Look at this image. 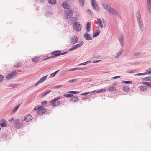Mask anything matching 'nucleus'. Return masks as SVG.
<instances>
[{
	"label": "nucleus",
	"mask_w": 151,
	"mask_h": 151,
	"mask_svg": "<svg viewBox=\"0 0 151 151\" xmlns=\"http://www.w3.org/2000/svg\"><path fill=\"white\" fill-rule=\"evenodd\" d=\"M61 51H56L54 52H52V55H54V56L53 57L51 56V57H48L47 58L43 59V60L44 61L47 59H49L50 58H51L53 57H54L55 56H58L60 55H63L66 54L65 52H64V53H61Z\"/></svg>",
	"instance_id": "obj_1"
},
{
	"label": "nucleus",
	"mask_w": 151,
	"mask_h": 151,
	"mask_svg": "<svg viewBox=\"0 0 151 151\" xmlns=\"http://www.w3.org/2000/svg\"><path fill=\"white\" fill-rule=\"evenodd\" d=\"M73 28L76 31H79L81 29L82 25L79 22H75L73 24Z\"/></svg>",
	"instance_id": "obj_2"
},
{
	"label": "nucleus",
	"mask_w": 151,
	"mask_h": 151,
	"mask_svg": "<svg viewBox=\"0 0 151 151\" xmlns=\"http://www.w3.org/2000/svg\"><path fill=\"white\" fill-rule=\"evenodd\" d=\"M147 86H150V84L147 82H143L139 88L142 91H145L147 90Z\"/></svg>",
	"instance_id": "obj_3"
},
{
	"label": "nucleus",
	"mask_w": 151,
	"mask_h": 151,
	"mask_svg": "<svg viewBox=\"0 0 151 151\" xmlns=\"http://www.w3.org/2000/svg\"><path fill=\"white\" fill-rule=\"evenodd\" d=\"M17 72L16 71L12 72L10 73L5 78L6 80H9L12 78L13 77L15 76L17 74Z\"/></svg>",
	"instance_id": "obj_4"
},
{
	"label": "nucleus",
	"mask_w": 151,
	"mask_h": 151,
	"mask_svg": "<svg viewBox=\"0 0 151 151\" xmlns=\"http://www.w3.org/2000/svg\"><path fill=\"white\" fill-rule=\"evenodd\" d=\"M137 20L138 22V24L141 28H142L143 27V24L142 20L141 18L140 14L139 12H137Z\"/></svg>",
	"instance_id": "obj_5"
},
{
	"label": "nucleus",
	"mask_w": 151,
	"mask_h": 151,
	"mask_svg": "<svg viewBox=\"0 0 151 151\" xmlns=\"http://www.w3.org/2000/svg\"><path fill=\"white\" fill-rule=\"evenodd\" d=\"M47 75L42 77L35 84V86H36L39 84L44 82L47 79Z\"/></svg>",
	"instance_id": "obj_6"
},
{
	"label": "nucleus",
	"mask_w": 151,
	"mask_h": 151,
	"mask_svg": "<svg viewBox=\"0 0 151 151\" xmlns=\"http://www.w3.org/2000/svg\"><path fill=\"white\" fill-rule=\"evenodd\" d=\"M91 3L95 10H98L99 7L96 4V2L95 0H91Z\"/></svg>",
	"instance_id": "obj_7"
},
{
	"label": "nucleus",
	"mask_w": 151,
	"mask_h": 151,
	"mask_svg": "<svg viewBox=\"0 0 151 151\" xmlns=\"http://www.w3.org/2000/svg\"><path fill=\"white\" fill-rule=\"evenodd\" d=\"M83 41H81L80 43L76 45H75V46H74L73 47L71 48L70 50V51H72V50H75L77 48H78L79 47H81L83 45Z\"/></svg>",
	"instance_id": "obj_8"
},
{
	"label": "nucleus",
	"mask_w": 151,
	"mask_h": 151,
	"mask_svg": "<svg viewBox=\"0 0 151 151\" xmlns=\"http://www.w3.org/2000/svg\"><path fill=\"white\" fill-rule=\"evenodd\" d=\"M50 102L51 103L52 106H53L58 105L60 104V102L59 101H57L55 99L51 100Z\"/></svg>",
	"instance_id": "obj_9"
},
{
	"label": "nucleus",
	"mask_w": 151,
	"mask_h": 151,
	"mask_svg": "<svg viewBox=\"0 0 151 151\" xmlns=\"http://www.w3.org/2000/svg\"><path fill=\"white\" fill-rule=\"evenodd\" d=\"M33 117L31 115L28 114L25 115L24 117V120L26 122H28L31 120Z\"/></svg>",
	"instance_id": "obj_10"
},
{
	"label": "nucleus",
	"mask_w": 151,
	"mask_h": 151,
	"mask_svg": "<svg viewBox=\"0 0 151 151\" xmlns=\"http://www.w3.org/2000/svg\"><path fill=\"white\" fill-rule=\"evenodd\" d=\"M108 11L110 14H117V12L115 11V10L113 8H111L110 7V8L109 9Z\"/></svg>",
	"instance_id": "obj_11"
},
{
	"label": "nucleus",
	"mask_w": 151,
	"mask_h": 151,
	"mask_svg": "<svg viewBox=\"0 0 151 151\" xmlns=\"http://www.w3.org/2000/svg\"><path fill=\"white\" fill-rule=\"evenodd\" d=\"M101 4L104 8L107 11L110 8V6L105 2H102L101 3Z\"/></svg>",
	"instance_id": "obj_12"
},
{
	"label": "nucleus",
	"mask_w": 151,
	"mask_h": 151,
	"mask_svg": "<svg viewBox=\"0 0 151 151\" xmlns=\"http://www.w3.org/2000/svg\"><path fill=\"white\" fill-rule=\"evenodd\" d=\"M46 111V110L45 108L41 107L38 110L37 113L39 114H42L44 113Z\"/></svg>",
	"instance_id": "obj_13"
},
{
	"label": "nucleus",
	"mask_w": 151,
	"mask_h": 151,
	"mask_svg": "<svg viewBox=\"0 0 151 151\" xmlns=\"http://www.w3.org/2000/svg\"><path fill=\"white\" fill-rule=\"evenodd\" d=\"M78 41V38L77 37L74 36L72 38L71 43L73 44L76 43Z\"/></svg>",
	"instance_id": "obj_14"
},
{
	"label": "nucleus",
	"mask_w": 151,
	"mask_h": 151,
	"mask_svg": "<svg viewBox=\"0 0 151 151\" xmlns=\"http://www.w3.org/2000/svg\"><path fill=\"white\" fill-rule=\"evenodd\" d=\"M63 7L66 9H69L70 8V5L66 2H64L62 4Z\"/></svg>",
	"instance_id": "obj_15"
},
{
	"label": "nucleus",
	"mask_w": 151,
	"mask_h": 151,
	"mask_svg": "<svg viewBox=\"0 0 151 151\" xmlns=\"http://www.w3.org/2000/svg\"><path fill=\"white\" fill-rule=\"evenodd\" d=\"M6 121L4 119L1 121L0 123V125L2 127H5L6 126Z\"/></svg>",
	"instance_id": "obj_16"
},
{
	"label": "nucleus",
	"mask_w": 151,
	"mask_h": 151,
	"mask_svg": "<svg viewBox=\"0 0 151 151\" xmlns=\"http://www.w3.org/2000/svg\"><path fill=\"white\" fill-rule=\"evenodd\" d=\"M84 38L87 40H92V38L90 37V35L87 33H85L84 35Z\"/></svg>",
	"instance_id": "obj_17"
},
{
	"label": "nucleus",
	"mask_w": 151,
	"mask_h": 151,
	"mask_svg": "<svg viewBox=\"0 0 151 151\" xmlns=\"http://www.w3.org/2000/svg\"><path fill=\"white\" fill-rule=\"evenodd\" d=\"M40 59L39 57H35L32 59V61L33 62H37L40 60Z\"/></svg>",
	"instance_id": "obj_18"
},
{
	"label": "nucleus",
	"mask_w": 151,
	"mask_h": 151,
	"mask_svg": "<svg viewBox=\"0 0 151 151\" xmlns=\"http://www.w3.org/2000/svg\"><path fill=\"white\" fill-rule=\"evenodd\" d=\"M91 23L89 22H88L87 23L86 31L87 32H89L90 30L91 29Z\"/></svg>",
	"instance_id": "obj_19"
},
{
	"label": "nucleus",
	"mask_w": 151,
	"mask_h": 151,
	"mask_svg": "<svg viewBox=\"0 0 151 151\" xmlns=\"http://www.w3.org/2000/svg\"><path fill=\"white\" fill-rule=\"evenodd\" d=\"M78 98L76 96L72 97L70 99V101L72 102H77L78 101Z\"/></svg>",
	"instance_id": "obj_20"
},
{
	"label": "nucleus",
	"mask_w": 151,
	"mask_h": 151,
	"mask_svg": "<svg viewBox=\"0 0 151 151\" xmlns=\"http://www.w3.org/2000/svg\"><path fill=\"white\" fill-rule=\"evenodd\" d=\"M97 20H98V22L99 24V26L101 28H102L103 27V25L101 20L100 19H98Z\"/></svg>",
	"instance_id": "obj_21"
},
{
	"label": "nucleus",
	"mask_w": 151,
	"mask_h": 151,
	"mask_svg": "<svg viewBox=\"0 0 151 151\" xmlns=\"http://www.w3.org/2000/svg\"><path fill=\"white\" fill-rule=\"evenodd\" d=\"M73 9H71L66 12V14L68 15L69 14H72L73 13Z\"/></svg>",
	"instance_id": "obj_22"
},
{
	"label": "nucleus",
	"mask_w": 151,
	"mask_h": 151,
	"mask_svg": "<svg viewBox=\"0 0 151 151\" xmlns=\"http://www.w3.org/2000/svg\"><path fill=\"white\" fill-rule=\"evenodd\" d=\"M147 9L149 13L151 14V3H147Z\"/></svg>",
	"instance_id": "obj_23"
},
{
	"label": "nucleus",
	"mask_w": 151,
	"mask_h": 151,
	"mask_svg": "<svg viewBox=\"0 0 151 151\" xmlns=\"http://www.w3.org/2000/svg\"><path fill=\"white\" fill-rule=\"evenodd\" d=\"M100 33V32L97 30L96 31L94 32L93 34V37H94L98 35Z\"/></svg>",
	"instance_id": "obj_24"
},
{
	"label": "nucleus",
	"mask_w": 151,
	"mask_h": 151,
	"mask_svg": "<svg viewBox=\"0 0 151 151\" xmlns=\"http://www.w3.org/2000/svg\"><path fill=\"white\" fill-rule=\"evenodd\" d=\"M123 37L121 36L119 37V41L122 46H123Z\"/></svg>",
	"instance_id": "obj_25"
},
{
	"label": "nucleus",
	"mask_w": 151,
	"mask_h": 151,
	"mask_svg": "<svg viewBox=\"0 0 151 151\" xmlns=\"http://www.w3.org/2000/svg\"><path fill=\"white\" fill-rule=\"evenodd\" d=\"M48 1L50 4L52 5L55 4L56 2V0H48Z\"/></svg>",
	"instance_id": "obj_26"
},
{
	"label": "nucleus",
	"mask_w": 151,
	"mask_h": 151,
	"mask_svg": "<svg viewBox=\"0 0 151 151\" xmlns=\"http://www.w3.org/2000/svg\"><path fill=\"white\" fill-rule=\"evenodd\" d=\"M129 87L127 86H124L123 88V90L124 91H129Z\"/></svg>",
	"instance_id": "obj_27"
},
{
	"label": "nucleus",
	"mask_w": 151,
	"mask_h": 151,
	"mask_svg": "<svg viewBox=\"0 0 151 151\" xmlns=\"http://www.w3.org/2000/svg\"><path fill=\"white\" fill-rule=\"evenodd\" d=\"M59 71V70H58L54 73H51L50 76L52 77H54Z\"/></svg>",
	"instance_id": "obj_28"
},
{
	"label": "nucleus",
	"mask_w": 151,
	"mask_h": 151,
	"mask_svg": "<svg viewBox=\"0 0 151 151\" xmlns=\"http://www.w3.org/2000/svg\"><path fill=\"white\" fill-rule=\"evenodd\" d=\"M91 62V61L90 60H89V61L86 62H85L83 63H81V64L78 65L80 66V65H86V64L90 63Z\"/></svg>",
	"instance_id": "obj_29"
},
{
	"label": "nucleus",
	"mask_w": 151,
	"mask_h": 151,
	"mask_svg": "<svg viewBox=\"0 0 151 151\" xmlns=\"http://www.w3.org/2000/svg\"><path fill=\"white\" fill-rule=\"evenodd\" d=\"M78 1L80 3V5L81 6H83L84 5V0H78Z\"/></svg>",
	"instance_id": "obj_30"
},
{
	"label": "nucleus",
	"mask_w": 151,
	"mask_h": 151,
	"mask_svg": "<svg viewBox=\"0 0 151 151\" xmlns=\"http://www.w3.org/2000/svg\"><path fill=\"white\" fill-rule=\"evenodd\" d=\"M115 87L113 86H110L108 90L110 91H113L115 90Z\"/></svg>",
	"instance_id": "obj_31"
},
{
	"label": "nucleus",
	"mask_w": 151,
	"mask_h": 151,
	"mask_svg": "<svg viewBox=\"0 0 151 151\" xmlns=\"http://www.w3.org/2000/svg\"><path fill=\"white\" fill-rule=\"evenodd\" d=\"M143 79L146 81H149L151 80V77L148 76L143 78Z\"/></svg>",
	"instance_id": "obj_32"
},
{
	"label": "nucleus",
	"mask_w": 151,
	"mask_h": 151,
	"mask_svg": "<svg viewBox=\"0 0 151 151\" xmlns=\"http://www.w3.org/2000/svg\"><path fill=\"white\" fill-rule=\"evenodd\" d=\"M19 105H18L17 106L14 108V109L12 111L13 113L15 112L19 108Z\"/></svg>",
	"instance_id": "obj_33"
},
{
	"label": "nucleus",
	"mask_w": 151,
	"mask_h": 151,
	"mask_svg": "<svg viewBox=\"0 0 151 151\" xmlns=\"http://www.w3.org/2000/svg\"><path fill=\"white\" fill-rule=\"evenodd\" d=\"M42 106H37L35 107L34 108V110H39L40 108L41 107H42Z\"/></svg>",
	"instance_id": "obj_34"
},
{
	"label": "nucleus",
	"mask_w": 151,
	"mask_h": 151,
	"mask_svg": "<svg viewBox=\"0 0 151 151\" xmlns=\"http://www.w3.org/2000/svg\"><path fill=\"white\" fill-rule=\"evenodd\" d=\"M81 69V68H72V69H69L68 70H69V71H74V70H79Z\"/></svg>",
	"instance_id": "obj_35"
},
{
	"label": "nucleus",
	"mask_w": 151,
	"mask_h": 151,
	"mask_svg": "<svg viewBox=\"0 0 151 151\" xmlns=\"http://www.w3.org/2000/svg\"><path fill=\"white\" fill-rule=\"evenodd\" d=\"M147 72H146V71H145V73H139L138 74H135V76H140V75H145L147 74Z\"/></svg>",
	"instance_id": "obj_36"
},
{
	"label": "nucleus",
	"mask_w": 151,
	"mask_h": 151,
	"mask_svg": "<svg viewBox=\"0 0 151 151\" xmlns=\"http://www.w3.org/2000/svg\"><path fill=\"white\" fill-rule=\"evenodd\" d=\"M64 96L67 97H71L73 96V95L72 94H65Z\"/></svg>",
	"instance_id": "obj_37"
},
{
	"label": "nucleus",
	"mask_w": 151,
	"mask_h": 151,
	"mask_svg": "<svg viewBox=\"0 0 151 151\" xmlns=\"http://www.w3.org/2000/svg\"><path fill=\"white\" fill-rule=\"evenodd\" d=\"M122 50H120L119 52L117 54V55L115 56L117 58L118 57H119L120 55L122 53Z\"/></svg>",
	"instance_id": "obj_38"
},
{
	"label": "nucleus",
	"mask_w": 151,
	"mask_h": 151,
	"mask_svg": "<svg viewBox=\"0 0 151 151\" xmlns=\"http://www.w3.org/2000/svg\"><path fill=\"white\" fill-rule=\"evenodd\" d=\"M123 83H124L127 84H130L132 83V82L129 81H123Z\"/></svg>",
	"instance_id": "obj_39"
},
{
	"label": "nucleus",
	"mask_w": 151,
	"mask_h": 151,
	"mask_svg": "<svg viewBox=\"0 0 151 151\" xmlns=\"http://www.w3.org/2000/svg\"><path fill=\"white\" fill-rule=\"evenodd\" d=\"M77 79H74L72 80H70L68 81V82L70 83L72 82H74L77 81Z\"/></svg>",
	"instance_id": "obj_40"
},
{
	"label": "nucleus",
	"mask_w": 151,
	"mask_h": 151,
	"mask_svg": "<svg viewBox=\"0 0 151 151\" xmlns=\"http://www.w3.org/2000/svg\"><path fill=\"white\" fill-rule=\"evenodd\" d=\"M147 74H151V68L146 70Z\"/></svg>",
	"instance_id": "obj_41"
},
{
	"label": "nucleus",
	"mask_w": 151,
	"mask_h": 151,
	"mask_svg": "<svg viewBox=\"0 0 151 151\" xmlns=\"http://www.w3.org/2000/svg\"><path fill=\"white\" fill-rule=\"evenodd\" d=\"M106 90L105 89H100L98 90L97 92V93H101L102 92H103L104 91H105Z\"/></svg>",
	"instance_id": "obj_42"
},
{
	"label": "nucleus",
	"mask_w": 151,
	"mask_h": 151,
	"mask_svg": "<svg viewBox=\"0 0 151 151\" xmlns=\"http://www.w3.org/2000/svg\"><path fill=\"white\" fill-rule=\"evenodd\" d=\"M69 93H72L73 94H77L79 93L78 92V91H69L68 92Z\"/></svg>",
	"instance_id": "obj_43"
},
{
	"label": "nucleus",
	"mask_w": 151,
	"mask_h": 151,
	"mask_svg": "<svg viewBox=\"0 0 151 151\" xmlns=\"http://www.w3.org/2000/svg\"><path fill=\"white\" fill-rule=\"evenodd\" d=\"M41 104L42 105H44L47 103V102L46 101H44L41 102Z\"/></svg>",
	"instance_id": "obj_44"
},
{
	"label": "nucleus",
	"mask_w": 151,
	"mask_h": 151,
	"mask_svg": "<svg viewBox=\"0 0 151 151\" xmlns=\"http://www.w3.org/2000/svg\"><path fill=\"white\" fill-rule=\"evenodd\" d=\"M20 65H21V64H20V63H18L17 64L15 65H14V67H18L20 66Z\"/></svg>",
	"instance_id": "obj_45"
},
{
	"label": "nucleus",
	"mask_w": 151,
	"mask_h": 151,
	"mask_svg": "<svg viewBox=\"0 0 151 151\" xmlns=\"http://www.w3.org/2000/svg\"><path fill=\"white\" fill-rule=\"evenodd\" d=\"M19 122V119H17L15 120V124H17Z\"/></svg>",
	"instance_id": "obj_46"
},
{
	"label": "nucleus",
	"mask_w": 151,
	"mask_h": 151,
	"mask_svg": "<svg viewBox=\"0 0 151 151\" xmlns=\"http://www.w3.org/2000/svg\"><path fill=\"white\" fill-rule=\"evenodd\" d=\"M89 93V92H85L84 93H83L81 94V95H86L88 94Z\"/></svg>",
	"instance_id": "obj_47"
},
{
	"label": "nucleus",
	"mask_w": 151,
	"mask_h": 151,
	"mask_svg": "<svg viewBox=\"0 0 151 151\" xmlns=\"http://www.w3.org/2000/svg\"><path fill=\"white\" fill-rule=\"evenodd\" d=\"M50 91H47L46 92H45V93H44L43 94V96H45L46 95H47V94Z\"/></svg>",
	"instance_id": "obj_48"
},
{
	"label": "nucleus",
	"mask_w": 151,
	"mask_h": 151,
	"mask_svg": "<svg viewBox=\"0 0 151 151\" xmlns=\"http://www.w3.org/2000/svg\"><path fill=\"white\" fill-rule=\"evenodd\" d=\"M3 76L2 75H0V81H1L3 78Z\"/></svg>",
	"instance_id": "obj_49"
},
{
	"label": "nucleus",
	"mask_w": 151,
	"mask_h": 151,
	"mask_svg": "<svg viewBox=\"0 0 151 151\" xmlns=\"http://www.w3.org/2000/svg\"><path fill=\"white\" fill-rule=\"evenodd\" d=\"M60 98H61V96H60L58 97L57 98H56L55 99H55L57 101H58V100L60 99Z\"/></svg>",
	"instance_id": "obj_50"
},
{
	"label": "nucleus",
	"mask_w": 151,
	"mask_h": 151,
	"mask_svg": "<svg viewBox=\"0 0 151 151\" xmlns=\"http://www.w3.org/2000/svg\"><path fill=\"white\" fill-rule=\"evenodd\" d=\"M120 77V76H116L113 77V79H117L118 78H119Z\"/></svg>",
	"instance_id": "obj_51"
},
{
	"label": "nucleus",
	"mask_w": 151,
	"mask_h": 151,
	"mask_svg": "<svg viewBox=\"0 0 151 151\" xmlns=\"http://www.w3.org/2000/svg\"><path fill=\"white\" fill-rule=\"evenodd\" d=\"M62 86H63L62 85H57V86H55V87L56 88H59V87H61Z\"/></svg>",
	"instance_id": "obj_52"
},
{
	"label": "nucleus",
	"mask_w": 151,
	"mask_h": 151,
	"mask_svg": "<svg viewBox=\"0 0 151 151\" xmlns=\"http://www.w3.org/2000/svg\"><path fill=\"white\" fill-rule=\"evenodd\" d=\"M134 71L133 70H131V71H127V72L128 73H133L134 72Z\"/></svg>",
	"instance_id": "obj_53"
},
{
	"label": "nucleus",
	"mask_w": 151,
	"mask_h": 151,
	"mask_svg": "<svg viewBox=\"0 0 151 151\" xmlns=\"http://www.w3.org/2000/svg\"><path fill=\"white\" fill-rule=\"evenodd\" d=\"M101 61V60H97V61H94L93 62V63H97L100 61Z\"/></svg>",
	"instance_id": "obj_54"
},
{
	"label": "nucleus",
	"mask_w": 151,
	"mask_h": 151,
	"mask_svg": "<svg viewBox=\"0 0 151 151\" xmlns=\"http://www.w3.org/2000/svg\"><path fill=\"white\" fill-rule=\"evenodd\" d=\"M147 3H151V0H147Z\"/></svg>",
	"instance_id": "obj_55"
},
{
	"label": "nucleus",
	"mask_w": 151,
	"mask_h": 151,
	"mask_svg": "<svg viewBox=\"0 0 151 151\" xmlns=\"http://www.w3.org/2000/svg\"><path fill=\"white\" fill-rule=\"evenodd\" d=\"M14 119V117H12V118L10 120H9V121H12Z\"/></svg>",
	"instance_id": "obj_56"
},
{
	"label": "nucleus",
	"mask_w": 151,
	"mask_h": 151,
	"mask_svg": "<svg viewBox=\"0 0 151 151\" xmlns=\"http://www.w3.org/2000/svg\"><path fill=\"white\" fill-rule=\"evenodd\" d=\"M95 92V91H93L91 92V93H94Z\"/></svg>",
	"instance_id": "obj_57"
},
{
	"label": "nucleus",
	"mask_w": 151,
	"mask_h": 151,
	"mask_svg": "<svg viewBox=\"0 0 151 151\" xmlns=\"http://www.w3.org/2000/svg\"><path fill=\"white\" fill-rule=\"evenodd\" d=\"M150 85H151V83H150Z\"/></svg>",
	"instance_id": "obj_58"
},
{
	"label": "nucleus",
	"mask_w": 151,
	"mask_h": 151,
	"mask_svg": "<svg viewBox=\"0 0 151 151\" xmlns=\"http://www.w3.org/2000/svg\"><path fill=\"white\" fill-rule=\"evenodd\" d=\"M1 128L0 127V130H1Z\"/></svg>",
	"instance_id": "obj_59"
}]
</instances>
